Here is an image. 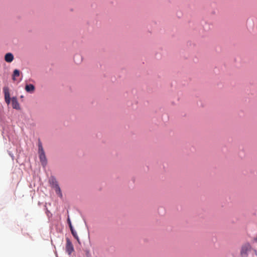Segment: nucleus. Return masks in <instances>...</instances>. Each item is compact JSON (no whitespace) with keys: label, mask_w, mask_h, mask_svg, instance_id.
Masks as SVG:
<instances>
[{"label":"nucleus","mask_w":257,"mask_h":257,"mask_svg":"<svg viewBox=\"0 0 257 257\" xmlns=\"http://www.w3.org/2000/svg\"><path fill=\"white\" fill-rule=\"evenodd\" d=\"M5 60L8 63L12 62L14 60V56L11 53H7L5 56Z\"/></svg>","instance_id":"0eeeda50"},{"label":"nucleus","mask_w":257,"mask_h":257,"mask_svg":"<svg viewBox=\"0 0 257 257\" xmlns=\"http://www.w3.org/2000/svg\"><path fill=\"white\" fill-rule=\"evenodd\" d=\"M53 187L55 188V192L56 194H58L60 197L62 198V194L61 193V189L56 181H55L53 182Z\"/></svg>","instance_id":"39448f33"},{"label":"nucleus","mask_w":257,"mask_h":257,"mask_svg":"<svg viewBox=\"0 0 257 257\" xmlns=\"http://www.w3.org/2000/svg\"><path fill=\"white\" fill-rule=\"evenodd\" d=\"M85 252H86V255L87 256V257H90V253L89 252V250H86L85 251Z\"/></svg>","instance_id":"f8f14e48"},{"label":"nucleus","mask_w":257,"mask_h":257,"mask_svg":"<svg viewBox=\"0 0 257 257\" xmlns=\"http://www.w3.org/2000/svg\"><path fill=\"white\" fill-rule=\"evenodd\" d=\"M67 222H68V223L69 224V226L70 227V230L72 229H73V226L72 225L70 219V218L69 217L67 219Z\"/></svg>","instance_id":"9b49d317"},{"label":"nucleus","mask_w":257,"mask_h":257,"mask_svg":"<svg viewBox=\"0 0 257 257\" xmlns=\"http://www.w3.org/2000/svg\"><path fill=\"white\" fill-rule=\"evenodd\" d=\"M13 107L15 109H19L20 108L19 103L16 97H13L12 99Z\"/></svg>","instance_id":"423d86ee"},{"label":"nucleus","mask_w":257,"mask_h":257,"mask_svg":"<svg viewBox=\"0 0 257 257\" xmlns=\"http://www.w3.org/2000/svg\"><path fill=\"white\" fill-rule=\"evenodd\" d=\"M66 250L69 254H70L73 251V246L69 239H66Z\"/></svg>","instance_id":"20e7f679"},{"label":"nucleus","mask_w":257,"mask_h":257,"mask_svg":"<svg viewBox=\"0 0 257 257\" xmlns=\"http://www.w3.org/2000/svg\"><path fill=\"white\" fill-rule=\"evenodd\" d=\"M38 151L39 154V158L40 162L43 167H45L47 164V159L45 154L44 151L43 150L42 144L40 142L38 145Z\"/></svg>","instance_id":"f257e3e1"},{"label":"nucleus","mask_w":257,"mask_h":257,"mask_svg":"<svg viewBox=\"0 0 257 257\" xmlns=\"http://www.w3.org/2000/svg\"><path fill=\"white\" fill-rule=\"evenodd\" d=\"M251 245L248 243L243 244L240 249V255L241 257H247L248 252L251 250Z\"/></svg>","instance_id":"f03ea898"},{"label":"nucleus","mask_w":257,"mask_h":257,"mask_svg":"<svg viewBox=\"0 0 257 257\" xmlns=\"http://www.w3.org/2000/svg\"><path fill=\"white\" fill-rule=\"evenodd\" d=\"M71 233L72 234L73 236L74 237L75 239H77V240L79 242V238L77 235V233L76 231L74 230V228L70 230Z\"/></svg>","instance_id":"1a4fd4ad"},{"label":"nucleus","mask_w":257,"mask_h":257,"mask_svg":"<svg viewBox=\"0 0 257 257\" xmlns=\"http://www.w3.org/2000/svg\"><path fill=\"white\" fill-rule=\"evenodd\" d=\"M20 75V71L18 69H15L14 71L13 75V80H15V77H18Z\"/></svg>","instance_id":"9d476101"},{"label":"nucleus","mask_w":257,"mask_h":257,"mask_svg":"<svg viewBox=\"0 0 257 257\" xmlns=\"http://www.w3.org/2000/svg\"><path fill=\"white\" fill-rule=\"evenodd\" d=\"M35 87L34 85L30 84H27L25 86V90L27 92L29 93H33L35 91Z\"/></svg>","instance_id":"6e6552de"},{"label":"nucleus","mask_w":257,"mask_h":257,"mask_svg":"<svg viewBox=\"0 0 257 257\" xmlns=\"http://www.w3.org/2000/svg\"><path fill=\"white\" fill-rule=\"evenodd\" d=\"M3 91L5 94V99L6 102L9 104L10 103L11 98H10V93L9 92V88L7 86H5L3 88Z\"/></svg>","instance_id":"7ed1b4c3"}]
</instances>
